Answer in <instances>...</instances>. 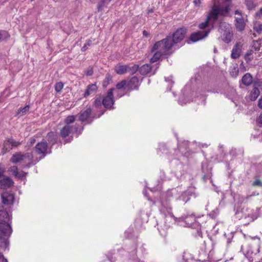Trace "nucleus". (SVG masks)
Wrapping results in <instances>:
<instances>
[{"label": "nucleus", "mask_w": 262, "mask_h": 262, "mask_svg": "<svg viewBox=\"0 0 262 262\" xmlns=\"http://www.w3.org/2000/svg\"><path fill=\"white\" fill-rule=\"evenodd\" d=\"M254 166L257 171V174H261L262 173V162L257 164Z\"/></svg>", "instance_id": "44"}, {"label": "nucleus", "mask_w": 262, "mask_h": 262, "mask_svg": "<svg viewBox=\"0 0 262 262\" xmlns=\"http://www.w3.org/2000/svg\"><path fill=\"white\" fill-rule=\"evenodd\" d=\"M256 122L260 127H262V114H261L257 119Z\"/></svg>", "instance_id": "54"}, {"label": "nucleus", "mask_w": 262, "mask_h": 262, "mask_svg": "<svg viewBox=\"0 0 262 262\" xmlns=\"http://www.w3.org/2000/svg\"><path fill=\"white\" fill-rule=\"evenodd\" d=\"M244 58L247 62H249L252 60V57H250V56H247L246 55H245Z\"/></svg>", "instance_id": "59"}, {"label": "nucleus", "mask_w": 262, "mask_h": 262, "mask_svg": "<svg viewBox=\"0 0 262 262\" xmlns=\"http://www.w3.org/2000/svg\"><path fill=\"white\" fill-rule=\"evenodd\" d=\"M261 40H253L252 47L255 49L256 51H258L261 47L260 45Z\"/></svg>", "instance_id": "39"}, {"label": "nucleus", "mask_w": 262, "mask_h": 262, "mask_svg": "<svg viewBox=\"0 0 262 262\" xmlns=\"http://www.w3.org/2000/svg\"><path fill=\"white\" fill-rule=\"evenodd\" d=\"M75 120L76 118L75 116L69 115L65 118L64 122L66 124V125L71 126V124L74 123Z\"/></svg>", "instance_id": "28"}, {"label": "nucleus", "mask_w": 262, "mask_h": 262, "mask_svg": "<svg viewBox=\"0 0 262 262\" xmlns=\"http://www.w3.org/2000/svg\"><path fill=\"white\" fill-rule=\"evenodd\" d=\"M253 51L252 50H248L245 55H246L247 56H250L253 54Z\"/></svg>", "instance_id": "60"}, {"label": "nucleus", "mask_w": 262, "mask_h": 262, "mask_svg": "<svg viewBox=\"0 0 262 262\" xmlns=\"http://www.w3.org/2000/svg\"><path fill=\"white\" fill-rule=\"evenodd\" d=\"M116 87L118 90L125 89L127 87V80L125 79L121 80L120 82L117 83Z\"/></svg>", "instance_id": "33"}, {"label": "nucleus", "mask_w": 262, "mask_h": 262, "mask_svg": "<svg viewBox=\"0 0 262 262\" xmlns=\"http://www.w3.org/2000/svg\"><path fill=\"white\" fill-rule=\"evenodd\" d=\"M245 4L249 10L254 9L256 7L253 0H245Z\"/></svg>", "instance_id": "36"}, {"label": "nucleus", "mask_w": 262, "mask_h": 262, "mask_svg": "<svg viewBox=\"0 0 262 262\" xmlns=\"http://www.w3.org/2000/svg\"><path fill=\"white\" fill-rule=\"evenodd\" d=\"M253 81V77L251 74L247 73L245 74L242 77V83L245 86H249L252 84Z\"/></svg>", "instance_id": "22"}, {"label": "nucleus", "mask_w": 262, "mask_h": 262, "mask_svg": "<svg viewBox=\"0 0 262 262\" xmlns=\"http://www.w3.org/2000/svg\"><path fill=\"white\" fill-rule=\"evenodd\" d=\"M30 107L29 105H26L24 107H20L17 113V115L19 116H22L25 115L29 111Z\"/></svg>", "instance_id": "31"}, {"label": "nucleus", "mask_w": 262, "mask_h": 262, "mask_svg": "<svg viewBox=\"0 0 262 262\" xmlns=\"http://www.w3.org/2000/svg\"><path fill=\"white\" fill-rule=\"evenodd\" d=\"M139 86V80L136 76H134L129 81H127V88L129 91L137 90Z\"/></svg>", "instance_id": "14"}, {"label": "nucleus", "mask_w": 262, "mask_h": 262, "mask_svg": "<svg viewBox=\"0 0 262 262\" xmlns=\"http://www.w3.org/2000/svg\"><path fill=\"white\" fill-rule=\"evenodd\" d=\"M252 185L253 186H260L262 187V182L260 181V179H256L255 180L253 183Z\"/></svg>", "instance_id": "51"}, {"label": "nucleus", "mask_w": 262, "mask_h": 262, "mask_svg": "<svg viewBox=\"0 0 262 262\" xmlns=\"http://www.w3.org/2000/svg\"><path fill=\"white\" fill-rule=\"evenodd\" d=\"M239 72V69L237 67V66L234 67L233 68L230 72V74L232 77L236 78L238 75Z\"/></svg>", "instance_id": "38"}, {"label": "nucleus", "mask_w": 262, "mask_h": 262, "mask_svg": "<svg viewBox=\"0 0 262 262\" xmlns=\"http://www.w3.org/2000/svg\"><path fill=\"white\" fill-rule=\"evenodd\" d=\"M8 171L11 172L12 175H13L15 177H16V175L18 174V168H17V167L16 166H11L8 169Z\"/></svg>", "instance_id": "40"}, {"label": "nucleus", "mask_w": 262, "mask_h": 262, "mask_svg": "<svg viewBox=\"0 0 262 262\" xmlns=\"http://www.w3.org/2000/svg\"><path fill=\"white\" fill-rule=\"evenodd\" d=\"M112 76L110 74H107L106 75L105 79L103 80L102 82V86L105 88L112 81Z\"/></svg>", "instance_id": "29"}, {"label": "nucleus", "mask_w": 262, "mask_h": 262, "mask_svg": "<svg viewBox=\"0 0 262 262\" xmlns=\"http://www.w3.org/2000/svg\"><path fill=\"white\" fill-rule=\"evenodd\" d=\"M46 138L48 142V145H51L50 147L51 148L54 144L57 143L58 135L56 133L54 132H49L47 135Z\"/></svg>", "instance_id": "17"}, {"label": "nucleus", "mask_w": 262, "mask_h": 262, "mask_svg": "<svg viewBox=\"0 0 262 262\" xmlns=\"http://www.w3.org/2000/svg\"><path fill=\"white\" fill-rule=\"evenodd\" d=\"M107 0H100L97 5V10L98 12L101 11L105 6V3Z\"/></svg>", "instance_id": "37"}, {"label": "nucleus", "mask_w": 262, "mask_h": 262, "mask_svg": "<svg viewBox=\"0 0 262 262\" xmlns=\"http://www.w3.org/2000/svg\"><path fill=\"white\" fill-rule=\"evenodd\" d=\"M114 90V88L110 89L108 91L107 95L102 98V105L106 109H111L113 108V105L115 103L113 95V92Z\"/></svg>", "instance_id": "9"}, {"label": "nucleus", "mask_w": 262, "mask_h": 262, "mask_svg": "<svg viewBox=\"0 0 262 262\" xmlns=\"http://www.w3.org/2000/svg\"><path fill=\"white\" fill-rule=\"evenodd\" d=\"M23 157L24 160L25 159H28L29 160H31L33 159V154L31 152H27L25 154H23Z\"/></svg>", "instance_id": "47"}, {"label": "nucleus", "mask_w": 262, "mask_h": 262, "mask_svg": "<svg viewBox=\"0 0 262 262\" xmlns=\"http://www.w3.org/2000/svg\"><path fill=\"white\" fill-rule=\"evenodd\" d=\"M23 160H24V159L21 152H17L14 154L10 159V161L13 163H17Z\"/></svg>", "instance_id": "25"}, {"label": "nucleus", "mask_w": 262, "mask_h": 262, "mask_svg": "<svg viewBox=\"0 0 262 262\" xmlns=\"http://www.w3.org/2000/svg\"><path fill=\"white\" fill-rule=\"evenodd\" d=\"M233 37V35L230 32H226L224 34V38L223 39V41L226 43H229L232 40Z\"/></svg>", "instance_id": "30"}, {"label": "nucleus", "mask_w": 262, "mask_h": 262, "mask_svg": "<svg viewBox=\"0 0 262 262\" xmlns=\"http://www.w3.org/2000/svg\"><path fill=\"white\" fill-rule=\"evenodd\" d=\"M259 93L260 92L259 89L257 88L254 86L249 95L250 100L251 101L255 100L259 96Z\"/></svg>", "instance_id": "26"}, {"label": "nucleus", "mask_w": 262, "mask_h": 262, "mask_svg": "<svg viewBox=\"0 0 262 262\" xmlns=\"http://www.w3.org/2000/svg\"><path fill=\"white\" fill-rule=\"evenodd\" d=\"M73 140V136H71L70 137V138H69V139H66L64 140V144L66 143H69V142H71V141Z\"/></svg>", "instance_id": "62"}, {"label": "nucleus", "mask_w": 262, "mask_h": 262, "mask_svg": "<svg viewBox=\"0 0 262 262\" xmlns=\"http://www.w3.org/2000/svg\"><path fill=\"white\" fill-rule=\"evenodd\" d=\"M160 203L161 205L160 209L161 212L164 214L166 217L169 215L171 218L174 217L171 205V196L165 195L161 198Z\"/></svg>", "instance_id": "5"}, {"label": "nucleus", "mask_w": 262, "mask_h": 262, "mask_svg": "<svg viewBox=\"0 0 262 262\" xmlns=\"http://www.w3.org/2000/svg\"><path fill=\"white\" fill-rule=\"evenodd\" d=\"M143 35L145 37H148L149 36V33L146 30H144L143 31Z\"/></svg>", "instance_id": "63"}, {"label": "nucleus", "mask_w": 262, "mask_h": 262, "mask_svg": "<svg viewBox=\"0 0 262 262\" xmlns=\"http://www.w3.org/2000/svg\"><path fill=\"white\" fill-rule=\"evenodd\" d=\"M14 182L9 177H7L2 180H0V187L1 188H9L13 185Z\"/></svg>", "instance_id": "19"}, {"label": "nucleus", "mask_w": 262, "mask_h": 262, "mask_svg": "<svg viewBox=\"0 0 262 262\" xmlns=\"http://www.w3.org/2000/svg\"><path fill=\"white\" fill-rule=\"evenodd\" d=\"M36 142V139L35 137H31L29 139L27 144L29 147L32 146Z\"/></svg>", "instance_id": "50"}, {"label": "nucleus", "mask_w": 262, "mask_h": 262, "mask_svg": "<svg viewBox=\"0 0 262 262\" xmlns=\"http://www.w3.org/2000/svg\"><path fill=\"white\" fill-rule=\"evenodd\" d=\"M165 79L166 81L169 82L171 84H173V83H174V82L172 80V76L168 77H165Z\"/></svg>", "instance_id": "56"}, {"label": "nucleus", "mask_w": 262, "mask_h": 262, "mask_svg": "<svg viewBox=\"0 0 262 262\" xmlns=\"http://www.w3.org/2000/svg\"><path fill=\"white\" fill-rule=\"evenodd\" d=\"M252 195H247L246 197L243 199L242 202L243 203H247L248 202V200L250 198Z\"/></svg>", "instance_id": "58"}, {"label": "nucleus", "mask_w": 262, "mask_h": 262, "mask_svg": "<svg viewBox=\"0 0 262 262\" xmlns=\"http://www.w3.org/2000/svg\"><path fill=\"white\" fill-rule=\"evenodd\" d=\"M11 224L7 222H0V250L5 251L9 246V238L13 231Z\"/></svg>", "instance_id": "3"}, {"label": "nucleus", "mask_w": 262, "mask_h": 262, "mask_svg": "<svg viewBox=\"0 0 262 262\" xmlns=\"http://www.w3.org/2000/svg\"><path fill=\"white\" fill-rule=\"evenodd\" d=\"M232 0H224L222 3L214 4L212 6H220L221 8L227 7L228 9V12L225 15V16H228L231 10V3Z\"/></svg>", "instance_id": "23"}, {"label": "nucleus", "mask_w": 262, "mask_h": 262, "mask_svg": "<svg viewBox=\"0 0 262 262\" xmlns=\"http://www.w3.org/2000/svg\"><path fill=\"white\" fill-rule=\"evenodd\" d=\"M147 11V13L149 14V13H151L154 12V9L153 8H148Z\"/></svg>", "instance_id": "64"}, {"label": "nucleus", "mask_w": 262, "mask_h": 262, "mask_svg": "<svg viewBox=\"0 0 262 262\" xmlns=\"http://www.w3.org/2000/svg\"><path fill=\"white\" fill-rule=\"evenodd\" d=\"M94 73L93 68H90L85 73V75L88 76H92Z\"/></svg>", "instance_id": "53"}, {"label": "nucleus", "mask_w": 262, "mask_h": 262, "mask_svg": "<svg viewBox=\"0 0 262 262\" xmlns=\"http://www.w3.org/2000/svg\"><path fill=\"white\" fill-rule=\"evenodd\" d=\"M193 3L195 6L199 7L200 6V5L201 4V0H194Z\"/></svg>", "instance_id": "57"}, {"label": "nucleus", "mask_w": 262, "mask_h": 262, "mask_svg": "<svg viewBox=\"0 0 262 262\" xmlns=\"http://www.w3.org/2000/svg\"><path fill=\"white\" fill-rule=\"evenodd\" d=\"M255 15L259 18L262 17V8H261L257 12H256Z\"/></svg>", "instance_id": "55"}, {"label": "nucleus", "mask_w": 262, "mask_h": 262, "mask_svg": "<svg viewBox=\"0 0 262 262\" xmlns=\"http://www.w3.org/2000/svg\"><path fill=\"white\" fill-rule=\"evenodd\" d=\"M187 32L186 28L181 27L173 33L169 34L165 38L156 42L151 48V52L154 53V54L150 59V62H157L162 55L170 54V50L174 46L183 41Z\"/></svg>", "instance_id": "1"}, {"label": "nucleus", "mask_w": 262, "mask_h": 262, "mask_svg": "<svg viewBox=\"0 0 262 262\" xmlns=\"http://www.w3.org/2000/svg\"><path fill=\"white\" fill-rule=\"evenodd\" d=\"M84 128L79 129V125L75 124L74 126L64 125L60 130L59 135L62 138L68 137L71 133H76L78 136L82 134Z\"/></svg>", "instance_id": "7"}, {"label": "nucleus", "mask_w": 262, "mask_h": 262, "mask_svg": "<svg viewBox=\"0 0 262 262\" xmlns=\"http://www.w3.org/2000/svg\"><path fill=\"white\" fill-rule=\"evenodd\" d=\"M139 67L137 64H134L133 66H129L128 65L127 72L129 73L130 74L133 75L137 72L138 70H139Z\"/></svg>", "instance_id": "32"}, {"label": "nucleus", "mask_w": 262, "mask_h": 262, "mask_svg": "<svg viewBox=\"0 0 262 262\" xmlns=\"http://www.w3.org/2000/svg\"><path fill=\"white\" fill-rule=\"evenodd\" d=\"M208 31H198L196 32L193 33L191 34L189 37V40H187L185 42L187 43H190V40L193 42H196L206 37L208 35Z\"/></svg>", "instance_id": "12"}, {"label": "nucleus", "mask_w": 262, "mask_h": 262, "mask_svg": "<svg viewBox=\"0 0 262 262\" xmlns=\"http://www.w3.org/2000/svg\"><path fill=\"white\" fill-rule=\"evenodd\" d=\"M1 199L2 203L3 205L8 206H12L13 207L14 202V196L12 194L8 192H3L1 195Z\"/></svg>", "instance_id": "11"}, {"label": "nucleus", "mask_w": 262, "mask_h": 262, "mask_svg": "<svg viewBox=\"0 0 262 262\" xmlns=\"http://www.w3.org/2000/svg\"><path fill=\"white\" fill-rule=\"evenodd\" d=\"M92 110L91 107L87 108L85 110L81 111L79 114L78 115V120L84 122L85 121H88V123L90 122L88 119L89 118H92L91 115H92Z\"/></svg>", "instance_id": "13"}, {"label": "nucleus", "mask_w": 262, "mask_h": 262, "mask_svg": "<svg viewBox=\"0 0 262 262\" xmlns=\"http://www.w3.org/2000/svg\"><path fill=\"white\" fill-rule=\"evenodd\" d=\"M158 68L159 66L158 65L152 67L150 64H145L139 68V71L142 75H146L148 74L153 75L156 73Z\"/></svg>", "instance_id": "10"}, {"label": "nucleus", "mask_w": 262, "mask_h": 262, "mask_svg": "<svg viewBox=\"0 0 262 262\" xmlns=\"http://www.w3.org/2000/svg\"><path fill=\"white\" fill-rule=\"evenodd\" d=\"M0 222H7L12 223V206L4 207L3 206H0Z\"/></svg>", "instance_id": "8"}, {"label": "nucleus", "mask_w": 262, "mask_h": 262, "mask_svg": "<svg viewBox=\"0 0 262 262\" xmlns=\"http://www.w3.org/2000/svg\"><path fill=\"white\" fill-rule=\"evenodd\" d=\"M98 86H97L96 83L89 84V85L87 86L85 92L83 94V97L85 98L87 97L91 94L96 92Z\"/></svg>", "instance_id": "21"}, {"label": "nucleus", "mask_w": 262, "mask_h": 262, "mask_svg": "<svg viewBox=\"0 0 262 262\" xmlns=\"http://www.w3.org/2000/svg\"><path fill=\"white\" fill-rule=\"evenodd\" d=\"M34 150L37 155L41 156V158H45L47 155L52 152L51 148L49 147L47 141L44 139L36 144Z\"/></svg>", "instance_id": "6"}, {"label": "nucleus", "mask_w": 262, "mask_h": 262, "mask_svg": "<svg viewBox=\"0 0 262 262\" xmlns=\"http://www.w3.org/2000/svg\"><path fill=\"white\" fill-rule=\"evenodd\" d=\"M105 112V110H101L99 112V114L97 116H92V119H91L90 122H88V124H91L93 122V120L95 119H96V118H99L102 115H103L104 114V113Z\"/></svg>", "instance_id": "43"}, {"label": "nucleus", "mask_w": 262, "mask_h": 262, "mask_svg": "<svg viewBox=\"0 0 262 262\" xmlns=\"http://www.w3.org/2000/svg\"><path fill=\"white\" fill-rule=\"evenodd\" d=\"M242 49L241 46L239 43H237L233 48L232 51L231 57L233 59H237L239 58V57L241 55Z\"/></svg>", "instance_id": "18"}, {"label": "nucleus", "mask_w": 262, "mask_h": 262, "mask_svg": "<svg viewBox=\"0 0 262 262\" xmlns=\"http://www.w3.org/2000/svg\"><path fill=\"white\" fill-rule=\"evenodd\" d=\"M259 210L260 208H257L255 210H251L250 212H248L249 209L246 208L244 210L238 204H235L234 207L235 215H237V217L248 219L249 222H253L257 219L259 215Z\"/></svg>", "instance_id": "4"}, {"label": "nucleus", "mask_w": 262, "mask_h": 262, "mask_svg": "<svg viewBox=\"0 0 262 262\" xmlns=\"http://www.w3.org/2000/svg\"><path fill=\"white\" fill-rule=\"evenodd\" d=\"M63 84L61 82H59L56 83L55 85V90L57 93H60L62 90Z\"/></svg>", "instance_id": "41"}, {"label": "nucleus", "mask_w": 262, "mask_h": 262, "mask_svg": "<svg viewBox=\"0 0 262 262\" xmlns=\"http://www.w3.org/2000/svg\"><path fill=\"white\" fill-rule=\"evenodd\" d=\"M102 105V98H101L100 97L96 98L94 101V106L97 108H99Z\"/></svg>", "instance_id": "35"}, {"label": "nucleus", "mask_w": 262, "mask_h": 262, "mask_svg": "<svg viewBox=\"0 0 262 262\" xmlns=\"http://www.w3.org/2000/svg\"><path fill=\"white\" fill-rule=\"evenodd\" d=\"M212 176V173L210 170H208L207 172L205 173L202 179L204 181L206 182L207 180L211 179Z\"/></svg>", "instance_id": "42"}, {"label": "nucleus", "mask_w": 262, "mask_h": 262, "mask_svg": "<svg viewBox=\"0 0 262 262\" xmlns=\"http://www.w3.org/2000/svg\"><path fill=\"white\" fill-rule=\"evenodd\" d=\"M183 259L185 262H191L192 260V257L189 252L185 251L183 253Z\"/></svg>", "instance_id": "34"}, {"label": "nucleus", "mask_w": 262, "mask_h": 262, "mask_svg": "<svg viewBox=\"0 0 262 262\" xmlns=\"http://www.w3.org/2000/svg\"><path fill=\"white\" fill-rule=\"evenodd\" d=\"M192 195L194 196L195 197L196 196L194 192H191L189 190H187L183 192L182 194L179 196L178 200L184 204H185L190 200L191 196Z\"/></svg>", "instance_id": "16"}, {"label": "nucleus", "mask_w": 262, "mask_h": 262, "mask_svg": "<svg viewBox=\"0 0 262 262\" xmlns=\"http://www.w3.org/2000/svg\"><path fill=\"white\" fill-rule=\"evenodd\" d=\"M12 149V145H11L10 143L9 142V140L8 139L4 143L3 147L2 150V152L3 153V154H5L7 152L9 151Z\"/></svg>", "instance_id": "27"}, {"label": "nucleus", "mask_w": 262, "mask_h": 262, "mask_svg": "<svg viewBox=\"0 0 262 262\" xmlns=\"http://www.w3.org/2000/svg\"><path fill=\"white\" fill-rule=\"evenodd\" d=\"M243 250L245 256L248 259L250 262H253L254 256L256 255V253H254L253 250V247L251 245H248L244 249L243 247L241 248Z\"/></svg>", "instance_id": "15"}, {"label": "nucleus", "mask_w": 262, "mask_h": 262, "mask_svg": "<svg viewBox=\"0 0 262 262\" xmlns=\"http://www.w3.org/2000/svg\"><path fill=\"white\" fill-rule=\"evenodd\" d=\"M235 26L236 30L238 31H242L245 29L246 23L244 21V18L242 16L240 18L235 17Z\"/></svg>", "instance_id": "20"}, {"label": "nucleus", "mask_w": 262, "mask_h": 262, "mask_svg": "<svg viewBox=\"0 0 262 262\" xmlns=\"http://www.w3.org/2000/svg\"><path fill=\"white\" fill-rule=\"evenodd\" d=\"M228 12V9L226 7L221 8L220 6H212L210 11L207 15L206 20L200 24L199 28L203 29L209 26H211L213 28L214 24L217 21L219 16L225 17V15Z\"/></svg>", "instance_id": "2"}, {"label": "nucleus", "mask_w": 262, "mask_h": 262, "mask_svg": "<svg viewBox=\"0 0 262 262\" xmlns=\"http://www.w3.org/2000/svg\"><path fill=\"white\" fill-rule=\"evenodd\" d=\"M9 142L12 145V147H17L19 145H20V143L12 139H8Z\"/></svg>", "instance_id": "48"}, {"label": "nucleus", "mask_w": 262, "mask_h": 262, "mask_svg": "<svg viewBox=\"0 0 262 262\" xmlns=\"http://www.w3.org/2000/svg\"><path fill=\"white\" fill-rule=\"evenodd\" d=\"M27 174V173L25 172L24 171H22L21 172L19 173L18 172V174L16 175L15 177L17 178L18 179H23L24 177H26V175Z\"/></svg>", "instance_id": "52"}, {"label": "nucleus", "mask_w": 262, "mask_h": 262, "mask_svg": "<svg viewBox=\"0 0 262 262\" xmlns=\"http://www.w3.org/2000/svg\"><path fill=\"white\" fill-rule=\"evenodd\" d=\"M128 65L119 64L115 67V72L119 75H123L127 72Z\"/></svg>", "instance_id": "24"}, {"label": "nucleus", "mask_w": 262, "mask_h": 262, "mask_svg": "<svg viewBox=\"0 0 262 262\" xmlns=\"http://www.w3.org/2000/svg\"><path fill=\"white\" fill-rule=\"evenodd\" d=\"M3 37H5V38H8L10 37V35L6 31L0 30V41Z\"/></svg>", "instance_id": "45"}, {"label": "nucleus", "mask_w": 262, "mask_h": 262, "mask_svg": "<svg viewBox=\"0 0 262 262\" xmlns=\"http://www.w3.org/2000/svg\"><path fill=\"white\" fill-rule=\"evenodd\" d=\"M258 106L259 108H262V97L258 100Z\"/></svg>", "instance_id": "61"}, {"label": "nucleus", "mask_w": 262, "mask_h": 262, "mask_svg": "<svg viewBox=\"0 0 262 262\" xmlns=\"http://www.w3.org/2000/svg\"><path fill=\"white\" fill-rule=\"evenodd\" d=\"M91 45H92V41L91 40H88L86 42V43L84 45V46L81 48V51L82 52L85 51L87 50L88 47L91 46Z\"/></svg>", "instance_id": "46"}, {"label": "nucleus", "mask_w": 262, "mask_h": 262, "mask_svg": "<svg viewBox=\"0 0 262 262\" xmlns=\"http://www.w3.org/2000/svg\"><path fill=\"white\" fill-rule=\"evenodd\" d=\"M254 30L258 33L262 31V24H257L254 27Z\"/></svg>", "instance_id": "49"}]
</instances>
